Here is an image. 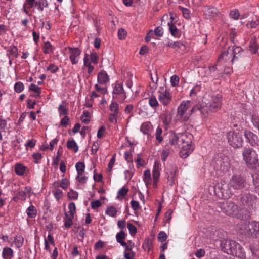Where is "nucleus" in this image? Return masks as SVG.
Wrapping results in <instances>:
<instances>
[{"label":"nucleus","instance_id":"f257e3e1","mask_svg":"<svg viewBox=\"0 0 259 259\" xmlns=\"http://www.w3.org/2000/svg\"><path fill=\"white\" fill-rule=\"evenodd\" d=\"M243 160L246 167L255 171H259V158L256 151L250 147H245L242 152Z\"/></svg>","mask_w":259,"mask_h":259},{"label":"nucleus","instance_id":"f03ea898","mask_svg":"<svg viewBox=\"0 0 259 259\" xmlns=\"http://www.w3.org/2000/svg\"><path fill=\"white\" fill-rule=\"evenodd\" d=\"M236 230L240 234L248 237H259V222L251 221L241 222L237 224Z\"/></svg>","mask_w":259,"mask_h":259},{"label":"nucleus","instance_id":"7ed1b4c3","mask_svg":"<svg viewBox=\"0 0 259 259\" xmlns=\"http://www.w3.org/2000/svg\"><path fill=\"white\" fill-rule=\"evenodd\" d=\"M246 185V181L244 177L239 174L234 175L231 177L228 184L229 192L221 187L222 194L224 196L229 197V195L233 193V190L243 189Z\"/></svg>","mask_w":259,"mask_h":259},{"label":"nucleus","instance_id":"20e7f679","mask_svg":"<svg viewBox=\"0 0 259 259\" xmlns=\"http://www.w3.org/2000/svg\"><path fill=\"white\" fill-rule=\"evenodd\" d=\"M222 250L224 252L234 256L241 257L242 254V248L235 241L225 240L221 243Z\"/></svg>","mask_w":259,"mask_h":259},{"label":"nucleus","instance_id":"39448f33","mask_svg":"<svg viewBox=\"0 0 259 259\" xmlns=\"http://www.w3.org/2000/svg\"><path fill=\"white\" fill-rule=\"evenodd\" d=\"M220 207L225 214L232 217H237L240 219H243V217L239 213L240 209L237 205L231 201L223 202L220 204Z\"/></svg>","mask_w":259,"mask_h":259},{"label":"nucleus","instance_id":"423d86ee","mask_svg":"<svg viewBox=\"0 0 259 259\" xmlns=\"http://www.w3.org/2000/svg\"><path fill=\"white\" fill-rule=\"evenodd\" d=\"M228 142L230 145L235 148L242 146L243 140L242 133L235 131H230L226 135Z\"/></svg>","mask_w":259,"mask_h":259},{"label":"nucleus","instance_id":"0eeeda50","mask_svg":"<svg viewBox=\"0 0 259 259\" xmlns=\"http://www.w3.org/2000/svg\"><path fill=\"white\" fill-rule=\"evenodd\" d=\"M191 102L189 100L183 101L177 108V117L181 121H187L191 115L190 112H188L187 110L190 107Z\"/></svg>","mask_w":259,"mask_h":259},{"label":"nucleus","instance_id":"6e6552de","mask_svg":"<svg viewBox=\"0 0 259 259\" xmlns=\"http://www.w3.org/2000/svg\"><path fill=\"white\" fill-rule=\"evenodd\" d=\"M242 51V48L240 47H229L227 51L223 52L218 58V61H221L224 59V57L230 55L231 58L232 64H233L236 61L238 60L241 57L240 52Z\"/></svg>","mask_w":259,"mask_h":259},{"label":"nucleus","instance_id":"1a4fd4ad","mask_svg":"<svg viewBox=\"0 0 259 259\" xmlns=\"http://www.w3.org/2000/svg\"><path fill=\"white\" fill-rule=\"evenodd\" d=\"M216 170L221 172L225 173L229 171L230 168V163L228 157L221 155L215 160L214 166Z\"/></svg>","mask_w":259,"mask_h":259},{"label":"nucleus","instance_id":"9d476101","mask_svg":"<svg viewBox=\"0 0 259 259\" xmlns=\"http://www.w3.org/2000/svg\"><path fill=\"white\" fill-rule=\"evenodd\" d=\"M113 98L122 102L126 98V93L124 91L122 84L116 82L113 92Z\"/></svg>","mask_w":259,"mask_h":259},{"label":"nucleus","instance_id":"9b49d317","mask_svg":"<svg viewBox=\"0 0 259 259\" xmlns=\"http://www.w3.org/2000/svg\"><path fill=\"white\" fill-rule=\"evenodd\" d=\"M221 98L222 96L220 94L212 95L211 96L210 103L208 104L210 111L215 112L221 108Z\"/></svg>","mask_w":259,"mask_h":259},{"label":"nucleus","instance_id":"f8f14e48","mask_svg":"<svg viewBox=\"0 0 259 259\" xmlns=\"http://www.w3.org/2000/svg\"><path fill=\"white\" fill-rule=\"evenodd\" d=\"M193 136L189 133H180L179 134V143L181 146L183 147H187L188 148L192 147L191 144L192 142Z\"/></svg>","mask_w":259,"mask_h":259},{"label":"nucleus","instance_id":"ddd939ff","mask_svg":"<svg viewBox=\"0 0 259 259\" xmlns=\"http://www.w3.org/2000/svg\"><path fill=\"white\" fill-rule=\"evenodd\" d=\"M158 100L159 102L164 106H168L171 100L172 96L169 91L165 90L163 91H158Z\"/></svg>","mask_w":259,"mask_h":259},{"label":"nucleus","instance_id":"4468645a","mask_svg":"<svg viewBox=\"0 0 259 259\" xmlns=\"http://www.w3.org/2000/svg\"><path fill=\"white\" fill-rule=\"evenodd\" d=\"M244 135L246 139L247 142H248L251 146L256 147L259 145V139L258 136L253 132L245 130Z\"/></svg>","mask_w":259,"mask_h":259},{"label":"nucleus","instance_id":"2eb2a0df","mask_svg":"<svg viewBox=\"0 0 259 259\" xmlns=\"http://www.w3.org/2000/svg\"><path fill=\"white\" fill-rule=\"evenodd\" d=\"M69 59L72 64H76L79 61L81 51L78 48L68 47Z\"/></svg>","mask_w":259,"mask_h":259},{"label":"nucleus","instance_id":"dca6fc26","mask_svg":"<svg viewBox=\"0 0 259 259\" xmlns=\"http://www.w3.org/2000/svg\"><path fill=\"white\" fill-rule=\"evenodd\" d=\"M165 45L174 49L180 53H184L187 49L186 45L180 41L170 42L168 41L165 44Z\"/></svg>","mask_w":259,"mask_h":259},{"label":"nucleus","instance_id":"f3484780","mask_svg":"<svg viewBox=\"0 0 259 259\" xmlns=\"http://www.w3.org/2000/svg\"><path fill=\"white\" fill-rule=\"evenodd\" d=\"M254 199V197L252 194H245L240 198V204L244 206H252Z\"/></svg>","mask_w":259,"mask_h":259},{"label":"nucleus","instance_id":"a211bd4d","mask_svg":"<svg viewBox=\"0 0 259 259\" xmlns=\"http://www.w3.org/2000/svg\"><path fill=\"white\" fill-rule=\"evenodd\" d=\"M166 174L167 175L168 181L170 182V185H172L174 183V179L175 177V173L176 171V168L174 165H171L169 168L166 169Z\"/></svg>","mask_w":259,"mask_h":259},{"label":"nucleus","instance_id":"6ab92c4d","mask_svg":"<svg viewBox=\"0 0 259 259\" xmlns=\"http://www.w3.org/2000/svg\"><path fill=\"white\" fill-rule=\"evenodd\" d=\"M179 134H176L173 132L169 133V142L168 144L171 145H178V146H181V144L179 143Z\"/></svg>","mask_w":259,"mask_h":259},{"label":"nucleus","instance_id":"aec40b11","mask_svg":"<svg viewBox=\"0 0 259 259\" xmlns=\"http://www.w3.org/2000/svg\"><path fill=\"white\" fill-rule=\"evenodd\" d=\"M98 81L102 84H106L109 81V77L105 71H102L98 73Z\"/></svg>","mask_w":259,"mask_h":259},{"label":"nucleus","instance_id":"412c9836","mask_svg":"<svg viewBox=\"0 0 259 259\" xmlns=\"http://www.w3.org/2000/svg\"><path fill=\"white\" fill-rule=\"evenodd\" d=\"M126 234L124 231L121 230L116 235V239L117 242L122 246H125L126 243L124 241L126 238Z\"/></svg>","mask_w":259,"mask_h":259},{"label":"nucleus","instance_id":"4be33fe9","mask_svg":"<svg viewBox=\"0 0 259 259\" xmlns=\"http://www.w3.org/2000/svg\"><path fill=\"white\" fill-rule=\"evenodd\" d=\"M2 256L4 259H12L13 257V250L10 247H5L2 251Z\"/></svg>","mask_w":259,"mask_h":259},{"label":"nucleus","instance_id":"5701e85b","mask_svg":"<svg viewBox=\"0 0 259 259\" xmlns=\"http://www.w3.org/2000/svg\"><path fill=\"white\" fill-rule=\"evenodd\" d=\"M171 20L170 22H168V25L169 26V30L171 34L175 36V37H179L180 34H179V31L177 28L176 26L172 24L173 19L172 17H170Z\"/></svg>","mask_w":259,"mask_h":259},{"label":"nucleus","instance_id":"b1692460","mask_svg":"<svg viewBox=\"0 0 259 259\" xmlns=\"http://www.w3.org/2000/svg\"><path fill=\"white\" fill-rule=\"evenodd\" d=\"M258 49V45L256 43V38L254 36L251 38L249 44V50L253 53L255 54Z\"/></svg>","mask_w":259,"mask_h":259},{"label":"nucleus","instance_id":"393cba45","mask_svg":"<svg viewBox=\"0 0 259 259\" xmlns=\"http://www.w3.org/2000/svg\"><path fill=\"white\" fill-rule=\"evenodd\" d=\"M193 150V149L192 147L188 148L187 147L182 146L180 155L182 158H186L190 154Z\"/></svg>","mask_w":259,"mask_h":259},{"label":"nucleus","instance_id":"a878e982","mask_svg":"<svg viewBox=\"0 0 259 259\" xmlns=\"http://www.w3.org/2000/svg\"><path fill=\"white\" fill-rule=\"evenodd\" d=\"M152 176L153 179V186L155 188H156L160 176V171L158 167L154 166L152 171Z\"/></svg>","mask_w":259,"mask_h":259},{"label":"nucleus","instance_id":"bb28decb","mask_svg":"<svg viewBox=\"0 0 259 259\" xmlns=\"http://www.w3.org/2000/svg\"><path fill=\"white\" fill-rule=\"evenodd\" d=\"M49 4L47 0H37L35 3V7H37L39 11L42 12L44 8H47Z\"/></svg>","mask_w":259,"mask_h":259},{"label":"nucleus","instance_id":"cd10ccee","mask_svg":"<svg viewBox=\"0 0 259 259\" xmlns=\"http://www.w3.org/2000/svg\"><path fill=\"white\" fill-rule=\"evenodd\" d=\"M25 170L26 167L22 164L17 163L15 166V171L18 175H23L25 173Z\"/></svg>","mask_w":259,"mask_h":259},{"label":"nucleus","instance_id":"c85d7f7f","mask_svg":"<svg viewBox=\"0 0 259 259\" xmlns=\"http://www.w3.org/2000/svg\"><path fill=\"white\" fill-rule=\"evenodd\" d=\"M26 213L30 218H34L37 215V210L33 205H30L26 209Z\"/></svg>","mask_w":259,"mask_h":259},{"label":"nucleus","instance_id":"c756f323","mask_svg":"<svg viewBox=\"0 0 259 259\" xmlns=\"http://www.w3.org/2000/svg\"><path fill=\"white\" fill-rule=\"evenodd\" d=\"M66 145L68 149L72 150L75 153L78 151V147L74 140L68 141Z\"/></svg>","mask_w":259,"mask_h":259},{"label":"nucleus","instance_id":"7c9ffc66","mask_svg":"<svg viewBox=\"0 0 259 259\" xmlns=\"http://www.w3.org/2000/svg\"><path fill=\"white\" fill-rule=\"evenodd\" d=\"M65 215L64 226L67 228H70L72 225V220L74 216L69 215L68 213H65Z\"/></svg>","mask_w":259,"mask_h":259},{"label":"nucleus","instance_id":"2f4dec72","mask_svg":"<svg viewBox=\"0 0 259 259\" xmlns=\"http://www.w3.org/2000/svg\"><path fill=\"white\" fill-rule=\"evenodd\" d=\"M151 179V176L150 171L149 169L145 170L143 174V181L147 187H148V185L150 184Z\"/></svg>","mask_w":259,"mask_h":259},{"label":"nucleus","instance_id":"473e14b6","mask_svg":"<svg viewBox=\"0 0 259 259\" xmlns=\"http://www.w3.org/2000/svg\"><path fill=\"white\" fill-rule=\"evenodd\" d=\"M75 167L77 174H78L79 176H82L84 171V164L83 162H79L76 164Z\"/></svg>","mask_w":259,"mask_h":259},{"label":"nucleus","instance_id":"72a5a7b5","mask_svg":"<svg viewBox=\"0 0 259 259\" xmlns=\"http://www.w3.org/2000/svg\"><path fill=\"white\" fill-rule=\"evenodd\" d=\"M24 241V238L22 236L19 235V236H16L14 237V242L17 248L21 247L23 244Z\"/></svg>","mask_w":259,"mask_h":259},{"label":"nucleus","instance_id":"f704fd0d","mask_svg":"<svg viewBox=\"0 0 259 259\" xmlns=\"http://www.w3.org/2000/svg\"><path fill=\"white\" fill-rule=\"evenodd\" d=\"M110 110L113 113L118 114L119 105L115 102H112L110 106Z\"/></svg>","mask_w":259,"mask_h":259},{"label":"nucleus","instance_id":"c9c22d12","mask_svg":"<svg viewBox=\"0 0 259 259\" xmlns=\"http://www.w3.org/2000/svg\"><path fill=\"white\" fill-rule=\"evenodd\" d=\"M149 104L153 108H155L159 105L157 99L154 96H151L149 99Z\"/></svg>","mask_w":259,"mask_h":259},{"label":"nucleus","instance_id":"e433bc0d","mask_svg":"<svg viewBox=\"0 0 259 259\" xmlns=\"http://www.w3.org/2000/svg\"><path fill=\"white\" fill-rule=\"evenodd\" d=\"M81 120L84 123H88L90 121V114L88 111L83 113L80 117Z\"/></svg>","mask_w":259,"mask_h":259},{"label":"nucleus","instance_id":"4c0bfd02","mask_svg":"<svg viewBox=\"0 0 259 259\" xmlns=\"http://www.w3.org/2000/svg\"><path fill=\"white\" fill-rule=\"evenodd\" d=\"M253 183L256 191L259 193V175H252Z\"/></svg>","mask_w":259,"mask_h":259},{"label":"nucleus","instance_id":"58836bf2","mask_svg":"<svg viewBox=\"0 0 259 259\" xmlns=\"http://www.w3.org/2000/svg\"><path fill=\"white\" fill-rule=\"evenodd\" d=\"M218 10L215 8H209L206 11V15L210 17H214L217 15Z\"/></svg>","mask_w":259,"mask_h":259},{"label":"nucleus","instance_id":"ea45409f","mask_svg":"<svg viewBox=\"0 0 259 259\" xmlns=\"http://www.w3.org/2000/svg\"><path fill=\"white\" fill-rule=\"evenodd\" d=\"M117 212V209L113 206L108 207L106 210V214L113 217L116 215Z\"/></svg>","mask_w":259,"mask_h":259},{"label":"nucleus","instance_id":"a19ab883","mask_svg":"<svg viewBox=\"0 0 259 259\" xmlns=\"http://www.w3.org/2000/svg\"><path fill=\"white\" fill-rule=\"evenodd\" d=\"M53 51L52 46L49 41L45 43L44 46V52L45 54H49Z\"/></svg>","mask_w":259,"mask_h":259},{"label":"nucleus","instance_id":"79ce46f5","mask_svg":"<svg viewBox=\"0 0 259 259\" xmlns=\"http://www.w3.org/2000/svg\"><path fill=\"white\" fill-rule=\"evenodd\" d=\"M69 211L68 213L69 215L74 216V213L76 212V206L74 202H71L68 205Z\"/></svg>","mask_w":259,"mask_h":259},{"label":"nucleus","instance_id":"37998d69","mask_svg":"<svg viewBox=\"0 0 259 259\" xmlns=\"http://www.w3.org/2000/svg\"><path fill=\"white\" fill-rule=\"evenodd\" d=\"M179 9L181 10L184 18L187 19L190 18V12L189 9L182 6H179Z\"/></svg>","mask_w":259,"mask_h":259},{"label":"nucleus","instance_id":"c03bdc74","mask_svg":"<svg viewBox=\"0 0 259 259\" xmlns=\"http://www.w3.org/2000/svg\"><path fill=\"white\" fill-rule=\"evenodd\" d=\"M162 133V130L161 127H158L156 131L155 137L156 139L159 142H161L163 140V138L161 136Z\"/></svg>","mask_w":259,"mask_h":259},{"label":"nucleus","instance_id":"a18cd8bd","mask_svg":"<svg viewBox=\"0 0 259 259\" xmlns=\"http://www.w3.org/2000/svg\"><path fill=\"white\" fill-rule=\"evenodd\" d=\"M127 227L129 230L130 233L131 235H134L136 234L137 229V228L132 223H128Z\"/></svg>","mask_w":259,"mask_h":259},{"label":"nucleus","instance_id":"49530a36","mask_svg":"<svg viewBox=\"0 0 259 259\" xmlns=\"http://www.w3.org/2000/svg\"><path fill=\"white\" fill-rule=\"evenodd\" d=\"M24 87L23 84L21 82H17L14 85L15 91L17 93H20L24 90Z\"/></svg>","mask_w":259,"mask_h":259},{"label":"nucleus","instance_id":"de8ad7c7","mask_svg":"<svg viewBox=\"0 0 259 259\" xmlns=\"http://www.w3.org/2000/svg\"><path fill=\"white\" fill-rule=\"evenodd\" d=\"M9 53L7 55H11L13 57H17L18 55V49L16 46H13L10 50H8Z\"/></svg>","mask_w":259,"mask_h":259},{"label":"nucleus","instance_id":"09e8293b","mask_svg":"<svg viewBox=\"0 0 259 259\" xmlns=\"http://www.w3.org/2000/svg\"><path fill=\"white\" fill-rule=\"evenodd\" d=\"M230 16L234 20H238L240 16L239 10L237 9H234L231 11L230 13Z\"/></svg>","mask_w":259,"mask_h":259},{"label":"nucleus","instance_id":"8fccbe9b","mask_svg":"<svg viewBox=\"0 0 259 259\" xmlns=\"http://www.w3.org/2000/svg\"><path fill=\"white\" fill-rule=\"evenodd\" d=\"M151 125L148 123H143L141 126V131L144 134H146L148 130H150Z\"/></svg>","mask_w":259,"mask_h":259},{"label":"nucleus","instance_id":"3c124183","mask_svg":"<svg viewBox=\"0 0 259 259\" xmlns=\"http://www.w3.org/2000/svg\"><path fill=\"white\" fill-rule=\"evenodd\" d=\"M179 82V78L176 75H172L170 78V83L172 87H176L178 85Z\"/></svg>","mask_w":259,"mask_h":259},{"label":"nucleus","instance_id":"603ef678","mask_svg":"<svg viewBox=\"0 0 259 259\" xmlns=\"http://www.w3.org/2000/svg\"><path fill=\"white\" fill-rule=\"evenodd\" d=\"M36 1L35 0H25V6H27V8L30 9L33 7V6H35V3Z\"/></svg>","mask_w":259,"mask_h":259},{"label":"nucleus","instance_id":"864d4df0","mask_svg":"<svg viewBox=\"0 0 259 259\" xmlns=\"http://www.w3.org/2000/svg\"><path fill=\"white\" fill-rule=\"evenodd\" d=\"M29 91H32L36 93H41V88L34 84H31L29 87Z\"/></svg>","mask_w":259,"mask_h":259},{"label":"nucleus","instance_id":"5fc2aeb1","mask_svg":"<svg viewBox=\"0 0 259 259\" xmlns=\"http://www.w3.org/2000/svg\"><path fill=\"white\" fill-rule=\"evenodd\" d=\"M47 70L50 71L52 73H55L58 71L59 68L54 64H51L47 67Z\"/></svg>","mask_w":259,"mask_h":259},{"label":"nucleus","instance_id":"6e6d98bb","mask_svg":"<svg viewBox=\"0 0 259 259\" xmlns=\"http://www.w3.org/2000/svg\"><path fill=\"white\" fill-rule=\"evenodd\" d=\"M167 238V235L166 233L163 231H161L158 235V240L160 242H164Z\"/></svg>","mask_w":259,"mask_h":259},{"label":"nucleus","instance_id":"4d7b16f0","mask_svg":"<svg viewBox=\"0 0 259 259\" xmlns=\"http://www.w3.org/2000/svg\"><path fill=\"white\" fill-rule=\"evenodd\" d=\"M135 253L133 251L127 252L126 251H124V256L125 259H134Z\"/></svg>","mask_w":259,"mask_h":259},{"label":"nucleus","instance_id":"13d9d810","mask_svg":"<svg viewBox=\"0 0 259 259\" xmlns=\"http://www.w3.org/2000/svg\"><path fill=\"white\" fill-rule=\"evenodd\" d=\"M259 24V20L256 19L255 21H251L249 22L247 24L248 28H255Z\"/></svg>","mask_w":259,"mask_h":259},{"label":"nucleus","instance_id":"bf43d9fd","mask_svg":"<svg viewBox=\"0 0 259 259\" xmlns=\"http://www.w3.org/2000/svg\"><path fill=\"white\" fill-rule=\"evenodd\" d=\"M208 109H209V105H203L200 106V112L201 114L205 115L208 113Z\"/></svg>","mask_w":259,"mask_h":259},{"label":"nucleus","instance_id":"052dcab7","mask_svg":"<svg viewBox=\"0 0 259 259\" xmlns=\"http://www.w3.org/2000/svg\"><path fill=\"white\" fill-rule=\"evenodd\" d=\"M115 154L113 155L108 165V169L109 171H111L115 162Z\"/></svg>","mask_w":259,"mask_h":259},{"label":"nucleus","instance_id":"680f3d73","mask_svg":"<svg viewBox=\"0 0 259 259\" xmlns=\"http://www.w3.org/2000/svg\"><path fill=\"white\" fill-rule=\"evenodd\" d=\"M69 121H70V120H69V118H68V117L67 116H65L64 117H63L61 119V122H60V124L62 126L66 127L67 126V125L69 124Z\"/></svg>","mask_w":259,"mask_h":259},{"label":"nucleus","instance_id":"e2e57ef3","mask_svg":"<svg viewBox=\"0 0 259 259\" xmlns=\"http://www.w3.org/2000/svg\"><path fill=\"white\" fill-rule=\"evenodd\" d=\"M60 115H66L68 113L67 109L62 104L60 105L58 108Z\"/></svg>","mask_w":259,"mask_h":259},{"label":"nucleus","instance_id":"0e129e2a","mask_svg":"<svg viewBox=\"0 0 259 259\" xmlns=\"http://www.w3.org/2000/svg\"><path fill=\"white\" fill-rule=\"evenodd\" d=\"M154 33L157 36H162L163 34V28L160 26L157 27L154 30Z\"/></svg>","mask_w":259,"mask_h":259},{"label":"nucleus","instance_id":"69168bd1","mask_svg":"<svg viewBox=\"0 0 259 259\" xmlns=\"http://www.w3.org/2000/svg\"><path fill=\"white\" fill-rule=\"evenodd\" d=\"M91 205L93 209H96L100 207L102 205V203L99 200H96L92 201L91 202Z\"/></svg>","mask_w":259,"mask_h":259},{"label":"nucleus","instance_id":"338daca9","mask_svg":"<svg viewBox=\"0 0 259 259\" xmlns=\"http://www.w3.org/2000/svg\"><path fill=\"white\" fill-rule=\"evenodd\" d=\"M98 55L97 53L94 52L92 53L91 54V60L92 62H93L94 64H97L98 63Z\"/></svg>","mask_w":259,"mask_h":259},{"label":"nucleus","instance_id":"774afa93","mask_svg":"<svg viewBox=\"0 0 259 259\" xmlns=\"http://www.w3.org/2000/svg\"><path fill=\"white\" fill-rule=\"evenodd\" d=\"M105 130H106V128L104 126H102L99 129L98 133H97V135L98 138L101 139L103 137V136L105 132Z\"/></svg>","mask_w":259,"mask_h":259}]
</instances>
